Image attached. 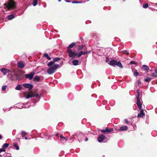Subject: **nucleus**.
<instances>
[{
    "mask_svg": "<svg viewBox=\"0 0 157 157\" xmlns=\"http://www.w3.org/2000/svg\"><path fill=\"white\" fill-rule=\"evenodd\" d=\"M60 60L59 57L54 58L53 61L49 62L47 64L49 68L47 69V73L49 75H51L55 72L56 70L59 67V64L55 63L54 62L58 61Z\"/></svg>",
    "mask_w": 157,
    "mask_h": 157,
    "instance_id": "obj_1",
    "label": "nucleus"
},
{
    "mask_svg": "<svg viewBox=\"0 0 157 157\" xmlns=\"http://www.w3.org/2000/svg\"><path fill=\"white\" fill-rule=\"evenodd\" d=\"M16 2L13 0H8L7 3H5L4 6H5V8L8 10L10 9H14L16 8Z\"/></svg>",
    "mask_w": 157,
    "mask_h": 157,
    "instance_id": "obj_2",
    "label": "nucleus"
},
{
    "mask_svg": "<svg viewBox=\"0 0 157 157\" xmlns=\"http://www.w3.org/2000/svg\"><path fill=\"white\" fill-rule=\"evenodd\" d=\"M109 64L112 66L115 67L117 65L121 68H122L123 66L120 61H117L115 60H112L109 61Z\"/></svg>",
    "mask_w": 157,
    "mask_h": 157,
    "instance_id": "obj_3",
    "label": "nucleus"
},
{
    "mask_svg": "<svg viewBox=\"0 0 157 157\" xmlns=\"http://www.w3.org/2000/svg\"><path fill=\"white\" fill-rule=\"evenodd\" d=\"M67 51L69 54V57L74 59L77 56V54L74 51H73L71 49H68Z\"/></svg>",
    "mask_w": 157,
    "mask_h": 157,
    "instance_id": "obj_4",
    "label": "nucleus"
},
{
    "mask_svg": "<svg viewBox=\"0 0 157 157\" xmlns=\"http://www.w3.org/2000/svg\"><path fill=\"white\" fill-rule=\"evenodd\" d=\"M77 137L78 138V140L80 142V140L81 141L84 138L85 136L82 132H80L78 133H77L76 134Z\"/></svg>",
    "mask_w": 157,
    "mask_h": 157,
    "instance_id": "obj_5",
    "label": "nucleus"
},
{
    "mask_svg": "<svg viewBox=\"0 0 157 157\" xmlns=\"http://www.w3.org/2000/svg\"><path fill=\"white\" fill-rule=\"evenodd\" d=\"M34 74V72H31L29 74L25 75V78H29V80L32 79Z\"/></svg>",
    "mask_w": 157,
    "mask_h": 157,
    "instance_id": "obj_6",
    "label": "nucleus"
},
{
    "mask_svg": "<svg viewBox=\"0 0 157 157\" xmlns=\"http://www.w3.org/2000/svg\"><path fill=\"white\" fill-rule=\"evenodd\" d=\"M136 98L137 100L136 103L137 105L138 108L139 109H141L142 108V103L140 101V98H139L138 97H136Z\"/></svg>",
    "mask_w": 157,
    "mask_h": 157,
    "instance_id": "obj_7",
    "label": "nucleus"
},
{
    "mask_svg": "<svg viewBox=\"0 0 157 157\" xmlns=\"http://www.w3.org/2000/svg\"><path fill=\"white\" fill-rule=\"evenodd\" d=\"M23 86L25 88H28L29 90H32L33 87L32 84L29 83L23 84Z\"/></svg>",
    "mask_w": 157,
    "mask_h": 157,
    "instance_id": "obj_8",
    "label": "nucleus"
},
{
    "mask_svg": "<svg viewBox=\"0 0 157 157\" xmlns=\"http://www.w3.org/2000/svg\"><path fill=\"white\" fill-rule=\"evenodd\" d=\"M25 105V103H24V104H18L17 105V106L16 107H17L18 108H19V109H21V108H28L30 106V105Z\"/></svg>",
    "mask_w": 157,
    "mask_h": 157,
    "instance_id": "obj_9",
    "label": "nucleus"
},
{
    "mask_svg": "<svg viewBox=\"0 0 157 157\" xmlns=\"http://www.w3.org/2000/svg\"><path fill=\"white\" fill-rule=\"evenodd\" d=\"M128 129V127L126 125L122 126L119 129V131L123 132L126 131Z\"/></svg>",
    "mask_w": 157,
    "mask_h": 157,
    "instance_id": "obj_10",
    "label": "nucleus"
},
{
    "mask_svg": "<svg viewBox=\"0 0 157 157\" xmlns=\"http://www.w3.org/2000/svg\"><path fill=\"white\" fill-rule=\"evenodd\" d=\"M105 136L103 134L101 135L98 138V140L99 143L102 142L105 139Z\"/></svg>",
    "mask_w": 157,
    "mask_h": 157,
    "instance_id": "obj_11",
    "label": "nucleus"
},
{
    "mask_svg": "<svg viewBox=\"0 0 157 157\" xmlns=\"http://www.w3.org/2000/svg\"><path fill=\"white\" fill-rule=\"evenodd\" d=\"M60 138L61 139V142L62 143H65L66 141L67 140V138L63 136L62 135H61L60 136Z\"/></svg>",
    "mask_w": 157,
    "mask_h": 157,
    "instance_id": "obj_12",
    "label": "nucleus"
},
{
    "mask_svg": "<svg viewBox=\"0 0 157 157\" xmlns=\"http://www.w3.org/2000/svg\"><path fill=\"white\" fill-rule=\"evenodd\" d=\"M3 73V74L4 75H5L7 73V71L8 69L5 68H2L0 70Z\"/></svg>",
    "mask_w": 157,
    "mask_h": 157,
    "instance_id": "obj_13",
    "label": "nucleus"
},
{
    "mask_svg": "<svg viewBox=\"0 0 157 157\" xmlns=\"http://www.w3.org/2000/svg\"><path fill=\"white\" fill-rule=\"evenodd\" d=\"M17 65L18 67L21 68H24L25 66L24 64L22 63L21 61L18 62L17 63Z\"/></svg>",
    "mask_w": 157,
    "mask_h": 157,
    "instance_id": "obj_14",
    "label": "nucleus"
},
{
    "mask_svg": "<svg viewBox=\"0 0 157 157\" xmlns=\"http://www.w3.org/2000/svg\"><path fill=\"white\" fill-rule=\"evenodd\" d=\"M87 53V52H83L81 51L79 52L78 54H77V56L78 57H80L82 55H85Z\"/></svg>",
    "mask_w": 157,
    "mask_h": 157,
    "instance_id": "obj_15",
    "label": "nucleus"
},
{
    "mask_svg": "<svg viewBox=\"0 0 157 157\" xmlns=\"http://www.w3.org/2000/svg\"><path fill=\"white\" fill-rule=\"evenodd\" d=\"M141 110L140 112V113L139 114H138V117H141V116H142V117H143L144 116H145V114L144 112V110L143 109H140Z\"/></svg>",
    "mask_w": 157,
    "mask_h": 157,
    "instance_id": "obj_16",
    "label": "nucleus"
},
{
    "mask_svg": "<svg viewBox=\"0 0 157 157\" xmlns=\"http://www.w3.org/2000/svg\"><path fill=\"white\" fill-rule=\"evenodd\" d=\"M72 62L73 65L77 66L78 64L79 61L77 59H75L73 60Z\"/></svg>",
    "mask_w": 157,
    "mask_h": 157,
    "instance_id": "obj_17",
    "label": "nucleus"
},
{
    "mask_svg": "<svg viewBox=\"0 0 157 157\" xmlns=\"http://www.w3.org/2000/svg\"><path fill=\"white\" fill-rule=\"evenodd\" d=\"M33 94L32 93H29L28 94L26 97H25V98L26 99H29L30 98H31L33 97Z\"/></svg>",
    "mask_w": 157,
    "mask_h": 157,
    "instance_id": "obj_18",
    "label": "nucleus"
},
{
    "mask_svg": "<svg viewBox=\"0 0 157 157\" xmlns=\"http://www.w3.org/2000/svg\"><path fill=\"white\" fill-rule=\"evenodd\" d=\"M142 68L144 70L146 71H148L149 69V67L145 65L142 66Z\"/></svg>",
    "mask_w": 157,
    "mask_h": 157,
    "instance_id": "obj_19",
    "label": "nucleus"
},
{
    "mask_svg": "<svg viewBox=\"0 0 157 157\" xmlns=\"http://www.w3.org/2000/svg\"><path fill=\"white\" fill-rule=\"evenodd\" d=\"M76 44V43H73L70 44L67 47V48L68 49H70V48H72L74 47Z\"/></svg>",
    "mask_w": 157,
    "mask_h": 157,
    "instance_id": "obj_20",
    "label": "nucleus"
},
{
    "mask_svg": "<svg viewBox=\"0 0 157 157\" xmlns=\"http://www.w3.org/2000/svg\"><path fill=\"white\" fill-rule=\"evenodd\" d=\"M98 34L96 33H93L92 34V37L95 39H98V38L97 37H98Z\"/></svg>",
    "mask_w": 157,
    "mask_h": 157,
    "instance_id": "obj_21",
    "label": "nucleus"
},
{
    "mask_svg": "<svg viewBox=\"0 0 157 157\" xmlns=\"http://www.w3.org/2000/svg\"><path fill=\"white\" fill-rule=\"evenodd\" d=\"M15 17V16L13 14H10L8 16V18L9 20H11Z\"/></svg>",
    "mask_w": 157,
    "mask_h": 157,
    "instance_id": "obj_22",
    "label": "nucleus"
},
{
    "mask_svg": "<svg viewBox=\"0 0 157 157\" xmlns=\"http://www.w3.org/2000/svg\"><path fill=\"white\" fill-rule=\"evenodd\" d=\"M40 78L38 76H36L33 78V80L34 81L38 82L40 80Z\"/></svg>",
    "mask_w": 157,
    "mask_h": 157,
    "instance_id": "obj_23",
    "label": "nucleus"
},
{
    "mask_svg": "<svg viewBox=\"0 0 157 157\" xmlns=\"http://www.w3.org/2000/svg\"><path fill=\"white\" fill-rule=\"evenodd\" d=\"M44 56L46 57V58L48 60H50L51 59V57L49 56L48 54L47 53H45L44 54Z\"/></svg>",
    "mask_w": 157,
    "mask_h": 157,
    "instance_id": "obj_24",
    "label": "nucleus"
},
{
    "mask_svg": "<svg viewBox=\"0 0 157 157\" xmlns=\"http://www.w3.org/2000/svg\"><path fill=\"white\" fill-rule=\"evenodd\" d=\"M22 89V86L21 85H17L15 88V89L17 90H20Z\"/></svg>",
    "mask_w": 157,
    "mask_h": 157,
    "instance_id": "obj_25",
    "label": "nucleus"
},
{
    "mask_svg": "<svg viewBox=\"0 0 157 157\" xmlns=\"http://www.w3.org/2000/svg\"><path fill=\"white\" fill-rule=\"evenodd\" d=\"M9 145V144H8L5 143L2 146V148H3L4 149H5V148L7 147H8Z\"/></svg>",
    "mask_w": 157,
    "mask_h": 157,
    "instance_id": "obj_26",
    "label": "nucleus"
},
{
    "mask_svg": "<svg viewBox=\"0 0 157 157\" xmlns=\"http://www.w3.org/2000/svg\"><path fill=\"white\" fill-rule=\"evenodd\" d=\"M37 0H33L32 4L34 6H36L37 5Z\"/></svg>",
    "mask_w": 157,
    "mask_h": 157,
    "instance_id": "obj_27",
    "label": "nucleus"
},
{
    "mask_svg": "<svg viewBox=\"0 0 157 157\" xmlns=\"http://www.w3.org/2000/svg\"><path fill=\"white\" fill-rule=\"evenodd\" d=\"M83 48V46L82 45H79L77 48V49L78 50H82Z\"/></svg>",
    "mask_w": 157,
    "mask_h": 157,
    "instance_id": "obj_28",
    "label": "nucleus"
},
{
    "mask_svg": "<svg viewBox=\"0 0 157 157\" xmlns=\"http://www.w3.org/2000/svg\"><path fill=\"white\" fill-rule=\"evenodd\" d=\"M152 78H145L144 81L146 82H149L151 80Z\"/></svg>",
    "mask_w": 157,
    "mask_h": 157,
    "instance_id": "obj_29",
    "label": "nucleus"
},
{
    "mask_svg": "<svg viewBox=\"0 0 157 157\" xmlns=\"http://www.w3.org/2000/svg\"><path fill=\"white\" fill-rule=\"evenodd\" d=\"M141 83V81L140 80H138L135 83V86H137V85H139Z\"/></svg>",
    "mask_w": 157,
    "mask_h": 157,
    "instance_id": "obj_30",
    "label": "nucleus"
},
{
    "mask_svg": "<svg viewBox=\"0 0 157 157\" xmlns=\"http://www.w3.org/2000/svg\"><path fill=\"white\" fill-rule=\"evenodd\" d=\"M72 3H82L80 1H78L76 0H74L72 2Z\"/></svg>",
    "mask_w": 157,
    "mask_h": 157,
    "instance_id": "obj_31",
    "label": "nucleus"
},
{
    "mask_svg": "<svg viewBox=\"0 0 157 157\" xmlns=\"http://www.w3.org/2000/svg\"><path fill=\"white\" fill-rule=\"evenodd\" d=\"M148 6V5L147 3H146L145 4H143V7L144 8L146 9L147 8Z\"/></svg>",
    "mask_w": 157,
    "mask_h": 157,
    "instance_id": "obj_32",
    "label": "nucleus"
},
{
    "mask_svg": "<svg viewBox=\"0 0 157 157\" xmlns=\"http://www.w3.org/2000/svg\"><path fill=\"white\" fill-rule=\"evenodd\" d=\"M122 52L123 54H125L127 55H128L129 54V53L128 51L126 50H123L122 51Z\"/></svg>",
    "mask_w": 157,
    "mask_h": 157,
    "instance_id": "obj_33",
    "label": "nucleus"
},
{
    "mask_svg": "<svg viewBox=\"0 0 157 157\" xmlns=\"http://www.w3.org/2000/svg\"><path fill=\"white\" fill-rule=\"evenodd\" d=\"M14 147H15L16 149L17 150H19V147L17 146L16 144H15L13 145Z\"/></svg>",
    "mask_w": 157,
    "mask_h": 157,
    "instance_id": "obj_34",
    "label": "nucleus"
},
{
    "mask_svg": "<svg viewBox=\"0 0 157 157\" xmlns=\"http://www.w3.org/2000/svg\"><path fill=\"white\" fill-rule=\"evenodd\" d=\"M134 75L136 76H137L139 75V73L137 71H134Z\"/></svg>",
    "mask_w": 157,
    "mask_h": 157,
    "instance_id": "obj_35",
    "label": "nucleus"
},
{
    "mask_svg": "<svg viewBox=\"0 0 157 157\" xmlns=\"http://www.w3.org/2000/svg\"><path fill=\"white\" fill-rule=\"evenodd\" d=\"M6 86L3 85L2 87V91H5L6 90Z\"/></svg>",
    "mask_w": 157,
    "mask_h": 157,
    "instance_id": "obj_36",
    "label": "nucleus"
},
{
    "mask_svg": "<svg viewBox=\"0 0 157 157\" xmlns=\"http://www.w3.org/2000/svg\"><path fill=\"white\" fill-rule=\"evenodd\" d=\"M11 108H12L11 107H10V108H8V109L3 108V110L4 111H5L6 110H7V111H9L10 110Z\"/></svg>",
    "mask_w": 157,
    "mask_h": 157,
    "instance_id": "obj_37",
    "label": "nucleus"
},
{
    "mask_svg": "<svg viewBox=\"0 0 157 157\" xmlns=\"http://www.w3.org/2000/svg\"><path fill=\"white\" fill-rule=\"evenodd\" d=\"M136 92L138 94V95L136 96V97H138L139 98H140V93L139 91L138 90H136Z\"/></svg>",
    "mask_w": 157,
    "mask_h": 157,
    "instance_id": "obj_38",
    "label": "nucleus"
},
{
    "mask_svg": "<svg viewBox=\"0 0 157 157\" xmlns=\"http://www.w3.org/2000/svg\"><path fill=\"white\" fill-rule=\"evenodd\" d=\"M105 130L106 132H110V130L107 127L106 128Z\"/></svg>",
    "mask_w": 157,
    "mask_h": 157,
    "instance_id": "obj_39",
    "label": "nucleus"
},
{
    "mask_svg": "<svg viewBox=\"0 0 157 157\" xmlns=\"http://www.w3.org/2000/svg\"><path fill=\"white\" fill-rule=\"evenodd\" d=\"M125 123L126 124H128L129 123V121L127 119H124Z\"/></svg>",
    "mask_w": 157,
    "mask_h": 157,
    "instance_id": "obj_40",
    "label": "nucleus"
},
{
    "mask_svg": "<svg viewBox=\"0 0 157 157\" xmlns=\"http://www.w3.org/2000/svg\"><path fill=\"white\" fill-rule=\"evenodd\" d=\"M6 150L5 149H4L3 148H2L0 149V153L2 151H5Z\"/></svg>",
    "mask_w": 157,
    "mask_h": 157,
    "instance_id": "obj_41",
    "label": "nucleus"
},
{
    "mask_svg": "<svg viewBox=\"0 0 157 157\" xmlns=\"http://www.w3.org/2000/svg\"><path fill=\"white\" fill-rule=\"evenodd\" d=\"M151 75L154 77L155 78L157 77V75L155 73H152V74Z\"/></svg>",
    "mask_w": 157,
    "mask_h": 157,
    "instance_id": "obj_42",
    "label": "nucleus"
},
{
    "mask_svg": "<svg viewBox=\"0 0 157 157\" xmlns=\"http://www.w3.org/2000/svg\"><path fill=\"white\" fill-rule=\"evenodd\" d=\"M130 63L131 64H136V63L134 61H131L130 62Z\"/></svg>",
    "mask_w": 157,
    "mask_h": 157,
    "instance_id": "obj_43",
    "label": "nucleus"
},
{
    "mask_svg": "<svg viewBox=\"0 0 157 157\" xmlns=\"http://www.w3.org/2000/svg\"><path fill=\"white\" fill-rule=\"evenodd\" d=\"M21 134H22L26 135V133L24 131H22L21 132Z\"/></svg>",
    "mask_w": 157,
    "mask_h": 157,
    "instance_id": "obj_44",
    "label": "nucleus"
},
{
    "mask_svg": "<svg viewBox=\"0 0 157 157\" xmlns=\"http://www.w3.org/2000/svg\"><path fill=\"white\" fill-rule=\"evenodd\" d=\"M39 96V94H36L35 95L33 94V97H37Z\"/></svg>",
    "mask_w": 157,
    "mask_h": 157,
    "instance_id": "obj_45",
    "label": "nucleus"
},
{
    "mask_svg": "<svg viewBox=\"0 0 157 157\" xmlns=\"http://www.w3.org/2000/svg\"><path fill=\"white\" fill-rule=\"evenodd\" d=\"M101 132L102 133H104L106 132L105 130V129H102L101 130Z\"/></svg>",
    "mask_w": 157,
    "mask_h": 157,
    "instance_id": "obj_46",
    "label": "nucleus"
},
{
    "mask_svg": "<svg viewBox=\"0 0 157 157\" xmlns=\"http://www.w3.org/2000/svg\"><path fill=\"white\" fill-rule=\"evenodd\" d=\"M8 71H7V73H8V74H9V73H11L12 72L10 70H9L8 69Z\"/></svg>",
    "mask_w": 157,
    "mask_h": 157,
    "instance_id": "obj_47",
    "label": "nucleus"
},
{
    "mask_svg": "<svg viewBox=\"0 0 157 157\" xmlns=\"http://www.w3.org/2000/svg\"><path fill=\"white\" fill-rule=\"evenodd\" d=\"M88 138L87 137H86L85 139V141H88Z\"/></svg>",
    "mask_w": 157,
    "mask_h": 157,
    "instance_id": "obj_48",
    "label": "nucleus"
},
{
    "mask_svg": "<svg viewBox=\"0 0 157 157\" xmlns=\"http://www.w3.org/2000/svg\"><path fill=\"white\" fill-rule=\"evenodd\" d=\"M65 1L66 2H71V1L69 0H67L66 1Z\"/></svg>",
    "mask_w": 157,
    "mask_h": 157,
    "instance_id": "obj_49",
    "label": "nucleus"
},
{
    "mask_svg": "<svg viewBox=\"0 0 157 157\" xmlns=\"http://www.w3.org/2000/svg\"><path fill=\"white\" fill-rule=\"evenodd\" d=\"M3 122V120L1 118H0V122Z\"/></svg>",
    "mask_w": 157,
    "mask_h": 157,
    "instance_id": "obj_50",
    "label": "nucleus"
},
{
    "mask_svg": "<svg viewBox=\"0 0 157 157\" xmlns=\"http://www.w3.org/2000/svg\"><path fill=\"white\" fill-rule=\"evenodd\" d=\"M109 60V59L107 57H106V62H107Z\"/></svg>",
    "mask_w": 157,
    "mask_h": 157,
    "instance_id": "obj_51",
    "label": "nucleus"
},
{
    "mask_svg": "<svg viewBox=\"0 0 157 157\" xmlns=\"http://www.w3.org/2000/svg\"><path fill=\"white\" fill-rule=\"evenodd\" d=\"M155 72L156 74H157V69L155 70Z\"/></svg>",
    "mask_w": 157,
    "mask_h": 157,
    "instance_id": "obj_52",
    "label": "nucleus"
},
{
    "mask_svg": "<svg viewBox=\"0 0 157 157\" xmlns=\"http://www.w3.org/2000/svg\"><path fill=\"white\" fill-rule=\"evenodd\" d=\"M59 134L58 133H56L55 135L56 136H57Z\"/></svg>",
    "mask_w": 157,
    "mask_h": 157,
    "instance_id": "obj_53",
    "label": "nucleus"
},
{
    "mask_svg": "<svg viewBox=\"0 0 157 157\" xmlns=\"http://www.w3.org/2000/svg\"><path fill=\"white\" fill-rule=\"evenodd\" d=\"M109 130H110V132L113 131V129L112 128L110 129Z\"/></svg>",
    "mask_w": 157,
    "mask_h": 157,
    "instance_id": "obj_54",
    "label": "nucleus"
},
{
    "mask_svg": "<svg viewBox=\"0 0 157 157\" xmlns=\"http://www.w3.org/2000/svg\"><path fill=\"white\" fill-rule=\"evenodd\" d=\"M25 140H27L28 139V138H27V137H26V136L25 137Z\"/></svg>",
    "mask_w": 157,
    "mask_h": 157,
    "instance_id": "obj_55",
    "label": "nucleus"
},
{
    "mask_svg": "<svg viewBox=\"0 0 157 157\" xmlns=\"http://www.w3.org/2000/svg\"><path fill=\"white\" fill-rule=\"evenodd\" d=\"M2 138V136L1 135H0V140Z\"/></svg>",
    "mask_w": 157,
    "mask_h": 157,
    "instance_id": "obj_56",
    "label": "nucleus"
},
{
    "mask_svg": "<svg viewBox=\"0 0 157 157\" xmlns=\"http://www.w3.org/2000/svg\"><path fill=\"white\" fill-rule=\"evenodd\" d=\"M86 52H87V53H90V51H86Z\"/></svg>",
    "mask_w": 157,
    "mask_h": 157,
    "instance_id": "obj_57",
    "label": "nucleus"
},
{
    "mask_svg": "<svg viewBox=\"0 0 157 157\" xmlns=\"http://www.w3.org/2000/svg\"><path fill=\"white\" fill-rule=\"evenodd\" d=\"M25 135H24L22 136V137H25Z\"/></svg>",
    "mask_w": 157,
    "mask_h": 157,
    "instance_id": "obj_58",
    "label": "nucleus"
},
{
    "mask_svg": "<svg viewBox=\"0 0 157 157\" xmlns=\"http://www.w3.org/2000/svg\"><path fill=\"white\" fill-rule=\"evenodd\" d=\"M19 140V138H17V139H16V140Z\"/></svg>",
    "mask_w": 157,
    "mask_h": 157,
    "instance_id": "obj_59",
    "label": "nucleus"
},
{
    "mask_svg": "<svg viewBox=\"0 0 157 157\" xmlns=\"http://www.w3.org/2000/svg\"><path fill=\"white\" fill-rule=\"evenodd\" d=\"M61 0H58V1L59 2H61Z\"/></svg>",
    "mask_w": 157,
    "mask_h": 157,
    "instance_id": "obj_60",
    "label": "nucleus"
},
{
    "mask_svg": "<svg viewBox=\"0 0 157 157\" xmlns=\"http://www.w3.org/2000/svg\"><path fill=\"white\" fill-rule=\"evenodd\" d=\"M155 4L157 6V3H155Z\"/></svg>",
    "mask_w": 157,
    "mask_h": 157,
    "instance_id": "obj_61",
    "label": "nucleus"
},
{
    "mask_svg": "<svg viewBox=\"0 0 157 157\" xmlns=\"http://www.w3.org/2000/svg\"><path fill=\"white\" fill-rule=\"evenodd\" d=\"M4 157H6V156H5Z\"/></svg>",
    "mask_w": 157,
    "mask_h": 157,
    "instance_id": "obj_62",
    "label": "nucleus"
}]
</instances>
